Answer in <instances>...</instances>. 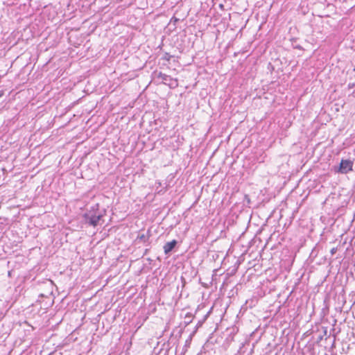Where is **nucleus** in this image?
<instances>
[{
    "instance_id": "9",
    "label": "nucleus",
    "mask_w": 355,
    "mask_h": 355,
    "mask_svg": "<svg viewBox=\"0 0 355 355\" xmlns=\"http://www.w3.org/2000/svg\"><path fill=\"white\" fill-rule=\"evenodd\" d=\"M3 95V92L1 91L0 92V98Z\"/></svg>"
},
{
    "instance_id": "6",
    "label": "nucleus",
    "mask_w": 355,
    "mask_h": 355,
    "mask_svg": "<svg viewBox=\"0 0 355 355\" xmlns=\"http://www.w3.org/2000/svg\"><path fill=\"white\" fill-rule=\"evenodd\" d=\"M192 318H193V314L192 313H187L186 315H185V317H184V323L186 324V325L190 324L191 322H192Z\"/></svg>"
},
{
    "instance_id": "5",
    "label": "nucleus",
    "mask_w": 355,
    "mask_h": 355,
    "mask_svg": "<svg viewBox=\"0 0 355 355\" xmlns=\"http://www.w3.org/2000/svg\"><path fill=\"white\" fill-rule=\"evenodd\" d=\"M150 238V233L148 232L147 234H139L137 236L136 241L146 243Z\"/></svg>"
},
{
    "instance_id": "8",
    "label": "nucleus",
    "mask_w": 355,
    "mask_h": 355,
    "mask_svg": "<svg viewBox=\"0 0 355 355\" xmlns=\"http://www.w3.org/2000/svg\"><path fill=\"white\" fill-rule=\"evenodd\" d=\"M337 252V248H333L331 250V254L333 255L336 252Z\"/></svg>"
},
{
    "instance_id": "4",
    "label": "nucleus",
    "mask_w": 355,
    "mask_h": 355,
    "mask_svg": "<svg viewBox=\"0 0 355 355\" xmlns=\"http://www.w3.org/2000/svg\"><path fill=\"white\" fill-rule=\"evenodd\" d=\"M177 245V241L173 240L170 242H167L163 247L165 254H168Z\"/></svg>"
},
{
    "instance_id": "2",
    "label": "nucleus",
    "mask_w": 355,
    "mask_h": 355,
    "mask_svg": "<svg viewBox=\"0 0 355 355\" xmlns=\"http://www.w3.org/2000/svg\"><path fill=\"white\" fill-rule=\"evenodd\" d=\"M353 162L350 159H341L340 165L335 168V171L341 174H347L353 170Z\"/></svg>"
},
{
    "instance_id": "1",
    "label": "nucleus",
    "mask_w": 355,
    "mask_h": 355,
    "mask_svg": "<svg viewBox=\"0 0 355 355\" xmlns=\"http://www.w3.org/2000/svg\"><path fill=\"white\" fill-rule=\"evenodd\" d=\"M98 207V204L95 205L84 215L86 223L94 227L98 224L100 220L103 217V214L99 211Z\"/></svg>"
},
{
    "instance_id": "10",
    "label": "nucleus",
    "mask_w": 355,
    "mask_h": 355,
    "mask_svg": "<svg viewBox=\"0 0 355 355\" xmlns=\"http://www.w3.org/2000/svg\"><path fill=\"white\" fill-rule=\"evenodd\" d=\"M295 48L300 49L301 46H295Z\"/></svg>"
},
{
    "instance_id": "3",
    "label": "nucleus",
    "mask_w": 355,
    "mask_h": 355,
    "mask_svg": "<svg viewBox=\"0 0 355 355\" xmlns=\"http://www.w3.org/2000/svg\"><path fill=\"white\" fill-rule=\"evenodd\" d=\"M157 78L161 79L162 83L168 85L170 88H175L178 86V81L176 78H173L162 72H159L157 75Z\"/></svg>"
},
{
    "instance_id": "7",
    "label": "nucleus",
    "mask_w": 355,
    "mask_h": 355,
    "mask_svg": "<svg viewBox=\"0 0 355 355\" xmlns=\"http://www.w3.org/2000/svg\"><path fill=\"white\" fill-rule=\"evenodd\" d=\"M171 57H172V56H171L169 53H166L164 55L163 59H164V60H167V61H169Z\"/></svg>"
}]
</instances>
